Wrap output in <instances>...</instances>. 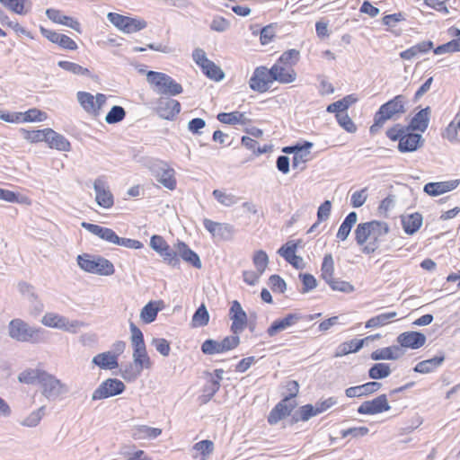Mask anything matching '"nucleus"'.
<instances>
[{"instance_id":"f257e3e1","label":"nucleus","mask_w":460,"mask_h":460,"mask_svg":"<svg viewBox=\"0 0 460 460\" xmlns=\"http://www.w3.org/2000/svg\"><path fill=\"white\" fill-rule=\"evenodd\" d=\"M407 103V97L403 94H398L382 104L375 113L374 123L370 127V133H376L387 120L399 119L406 112Z\"/></svg>"},{"instance_id":"f03ea898","label":"nucleus","mask_w":460,"mask_h":460,"mask_svg":"<svg viewBox=\"0 0 460 460\" xmlns=\"http://www.w3.org/2000/svg\"><path fill=\"white\" fill-rule=\"evenodd\" d=\"M9 335L21 342L40 343L47 341L46 331L30 326L21 319H13L9 323Z\"/></svg>"},{"instance_id":"7ed1b4c3","label":"nucleus","mask_w":460,"mask_h":460,"mask_svg":"<svg viewBox=\"0 0 460 460\" xmlns=\"http://www.w3.org/2000/svg\"><path fill=\"white\" fill-rule=\"evenodd\" d=\"M146 80L154 91L161 95L175 96L183 92L181 84L162 72L149 71L146 74Z\"/></svg>"},{"instance_id":"20e7f679","label":"nucleus","mask_w":460,"mask_h":460,"mask_svg":"<svg viewBox=\"0 0 460 460\" xmlns=\"http://www.w3.org/2000/svg\"><path fill=\"white\" fill-rule=\"evenodd\" d=\"M79 267L89 273L110 276L114 273L113 264L107 259L98 256L93 257L87 253L77 256Z\"/></svg>"},{"instance_id":"39448f33","label":"nucleus","mask_w":460,"mask_h":460,"mask_svg":"<svg viewBox=\"0 0 460 460\" xmlns=\"http://www.w3.org/2000/svg\"><path fill=\"white\" fill-rule=\"evenodd\" d=\"M40 385L41 394L48 401H55L69 392V387L66 384L48 372L42 374Z\"/></svg>"},{"instance_id":"423d86ee","label":"nucleus","mask_w":460,"mask_h":460,"mask_svg":"<svg viewBox=\"0 0 460 460\" xmlns=\"http://www.w3.org/2000/svg\"><path fill=\"white\" fill-rule=\"evenodd\" d=\"M107 18L111 23L125 33H133L145 29L147 23L144 20L124 16L116 13H109Z\"/></svg>"},{"instance_id":"0eeeda50","label":"nucleus","mask_w":460,"mask_h":460,"mask_svg":"<svg viewBox=\"0 0 460 460\" xmlns=\"http://www.w3.org/2000/svg\"><path fill=\"white\" fill-rule=\"evenodd\" d=\"M41 323L47 327L63 330L68 332L75 333L77 330L84 325L77 320L69 321L66 317L56 313H47L41 319Z\"/></svg>"},{"instance_id":"6e6552de","label":"nucleus","mask_w":460,"mask_h":460,"mask_svg":"<svg viewBox=\"0 0 460 460\" xmlns=\"http://www.w3.org/2000/svg\"><path fill=\"white\" fill-rule=\"evenodd\" d=\"M76 97L84 111L94 117L100 115L101 110L107 100L103 93H97L96 96H93L92 93L83 91L78 92Z\"/></svg>"},{"instance_id":"1a4fd4ad","label":"nucleus","mask_w":460,"mask_h":460,"mask_svg":"<svg viewBox=\"0 0 460 460\" xmlns=\"http://www.w3.org/2000/svg\"><path fill=\"white\" fill-rule=\"evenodd\" d=\"M150 170L156 179L164 187L168 190H174L176 187L175 172L165 162L156 160L153 162Z\"/></svg>"},{"instance_id":"9d476101","label":"nucleus","mask_w":460,"mask_h":460,"mask_svg":"<svg viewBox=\"0 0 460 460\" xmlns=\"http://www.w3.org/2000/svg\"><path fill=\"white\" fill-rule=\"evenodd\" d=\"M126 386L124 383L116 378H108L93 391L92 400H102L111 396L120 394L124 392Z\"/></svg>"},{"instance_id":"9b49d317","label":"nucleus","mask_w":460,"mask_h":460,"mask_svg":"<svg viewBox=\"0 0 460 460\" xmlns=\"http://www.w3.org/2000/svg\"><path fill=\"white\" fill-rule=\"evenodd\" d=\"M368 224L371 234L370 241L362 248V252L366 254L375 252L379 247L380 239L389 232V226L385 222L373 220Z\"/></svg>"},{"instance_id":"f8f14e48","label":"nucleus","mask_w":460,"mask_h":460,"mask_svg":"<svg viewBox=\"0 0 460 460\" xmlns=\"http://www.w3.org/2000/svg\"><path fill=\"white\" fill-rule=\"evenodd\" d=\"M155 110L161 119L173 120L181 111V103L168 96H161L155 102Z\"/></svg>"},{"instance_id":"ddd939ff","label":"nucleus","mask_w":460,"mask_h":460,"mask_svg":"<svg viewBox=\"0 0 460 460\" xmlns=\"http://www.w3.org/2000/svg\"><path fill=\"white\" fill-rule=\"evenodd\" d=\"M95 200L100 207L110 208L114 204L113 195L104 176H100L93 182Z\"/></svg>"},{"instance_id":"4468645a","label":"nucleus","mask_w":460,"mask_h":460,"mask_svg":"<svg viewBox=\"0 0 460 460\" xmlns=\"http://www.w3.org/2000/svg\"><path fill=\"white\" fill-rule=\"evenodd\" d=\"M273 83L271 79L270 70L265 66L255 68L249 81V86L253 91L264 93L269 90L270 84Z\"/></svg>"},{"instance_id":"2eb2a0df","label":"nucleus","mask_w":460,"mask_h":460,"mask_svg":"<svg viewBox=\"0 0 460 460\" xmlns=\"http://www.w3.org/2000/svg\"><path fill=\"white\" fill-rule=\"evenodd\" d=\"M203 226L213 238L230 240L234 234V226L227 223H219L205 218L203 220Z\"/></svg>"},{"instance_id":"dca6fc26","label":"nucleus","mask_w":460,"mask_h":460,"mask_svg":"<svg viewBox=\"0 0 460 460\" xmlns=\"http://www.w3.org/2000/svg\"><path fill=\"white\" fill-rule=\"evenodd\" d=\"M391 409L385 394H381L371 401H366L358 408L359 414L375 415Z\"/></svg>"},{"instance_id":"f3484780","label":"nucleus","mask_w":460,"mask_h":460,"mask_svg":"<svg viewBox=\"0 0 460 460\" xmlns=\"http://www.w3.org/2000/svg\"><path fill=\"white\" fill-rule=\"evenodd\" d=\"M296 406V402L295 401H290V397H285L270 411L268 416V422L270 425L277 424L286 416L290 415Z\"/></svg>"},{"instance_id":"a211bd4d","label":"nucleus","mask_w":460,"mask_h":460,"mask_svg":"<svg viewBox=\"0 0 460 460\" xmlns=\"http://www.w3.org/2000/svg\"><path fill=\"white\" fill-rule=\"evenodd\" d=\"M229 314L232 320L231 331L234 334L241 333L246 327L247 314L238 301H233Z\"/></svg>"},{"instance_id":"6ab92c4d","label":"nucleus","mask_w":460,"mask_h":460,"mask_svg":"<svg viewBox=\"0 0 460 460\" xmlns=\"http://www.w3.org/2000/svg\"><path fill=\"white\" fill-rule=\"evenodd\" d=\"M423 144L422 136L408 128L398 143V150L401 153L414 152L421 147Z\"/></svg>"},{"instance_id":"aec40b11","label":"nucleus","mask_w":460,"mask_h":460,"mask_svg":"<svg viewBox=\"0 0 460 460\" xmlns=\"http://www.w3.org/2000/svg\"><path fill=\"white\" fill-rule=\"evenodd\" d=\"M396 340L401 347L417 349L425 344L427 338L421 332L411 331L401 333Z\"/></svg>"},{"instance_id":"412c9836","label":"nucleus","mask_w":460,"mask_h":460,"mask_svg":"<svg viewBox=\"0 0 460 460\" xmlns=\"http://www.w3.org/2000/svg\"><path fill=\"white\" fill-rule=\"evenodd\" d=\"M270 70L271 79L280 84L293 83L296 78V73L292 67L286 66L276 62Z\"/></svg>"},{"instance_id":"4be33fe9","label":"nucleus","mask_w":460,"mask_h":460,"mask_svg":"<svg viewBox=\"0 0 460 460\" xmlns=\"http://www.w3.org/2000/svg\"><path fill=\"white\" fill-rule=\"evenodd\" d=\"M460 180H451L447 181L429 182L424 186V191L432 197L442 195L457 188Z\"/></svg>"},{"instance_id":"5701e85b","label":"nucleus","mask_w":460,"mask_h":460,"mask_svg":"<svg viewBox=\"0 0 460 460\" xmlns=\"http://www.w3.org/2000/svg\"><path fill=\"white\" fill-rule=\"evenodd\" d=\"M82 227L92 233L93 234L100 237L101 239L117 244L119 243V236L111 228L101 226L99 225H94L91 223L83 222Z\"/></svg>"},{"instance_id":"b1692460","label":"nucleus","mask_w":460,"mask_h":460,"mask_svg":"<svg viewBox=\"0 0 460 460\" xmlns=\"http://www.w3.org/2000/svg\"><path fill=\"white\" fill-rule=\"evenodd\" d=\"M296 243L288 242L279 249L278 253L296 269H302L304 266L303 258L296 255Z\"/></svg>"},{"instance_id":"393cba45","label":"nucleus","mask_w":460,"mask_h":460,"mask_svg":"<svg viewBox=\"0 0 460 460\" xmlns=\"http://www.w3.org/2000/svg\"><path fill=\"white\" fill-rule=\"evenodd\" d=\"M46 15L53 22L70 27L75 31L81 33L79 22L73 17L63 14L59 10L52 8L47 9Z\"/></svg>"},{"instance_id":"a878e982","label":"nucleus","mask_w":460,"mask_h":460,"mask_svg":"<svg viewBox=\"0 0 460 460\" xmlns=\"http://www.w3.org/2000/svg\"><path fill=\"white\" fill-rule=\"evenodd\" d=\"M300 319L301 315L298 314H288L284 318L274 321L268 328L267 333L270 337H274L279 332L295 325Z\"/></svg>"},{"instance_id":"bb28decb","label":"nucleus","mask_w":460,"mask_h":460,"mask_svg":"<svg viewBox=\"0 0 460 460\" xmlns=\"http://www.w3.org/2000/svg\"><path fill=\"white\" fill-rule=\"evenodd\" d=\"M381 386L380 383L372 381L361 385L349 387L345 390V394L349 398L366 396L378 391Z\"/></svg>"},{"instance_id":"cd10ccee","label":"nucleus","mask_w":460,"mask_h":460,"mask_svg":"<svg viewBox=\"0 0 460 460\" xmlns=\"http://www.w3.org/2000/svg\"><path fill=\"white\" fill-rule=\"evenodd\" d=\"M430 112L429 107L420 110L413 116L410 124L406 127L412 131L424 132L429 127Z\"/></svg>"},{"instance_id":"c85d7f7f","label":"nucleus","mask_w":460,"mask_h":460,"mask_svg":"<svg viewBox=\"0 0 460 460\" xmlns=\"http://www.w3.org/2000/svg\"><path fill=\"white\" fill-rule=\"evenodd\" d=\"M312 146L313 143L306 141L301 146L297 152H295L292 161L293 169H296L300 172L305 169V164L310 160V148Z\"/></svg>"},{"instance_id":"c756f323","label":"nucleus","mask_w":460,"mask_h":460,"mask_svg":"<svg viewBox=\"0 0 460 460\" xmlns=\"http://www.w3.org/2000/svg\"><path fill=\"white\" fill-rule=\"evenodd\" d=\"M177 251L179 256L186 262L191 264L196 269L202 267L201 261L199 255L189 248V246L183 242L177 243Z\"/></svg>"},{"instance_id":"7c9ffc66","label":"nucleus","mask_w":460,"mask_h":460,"mask_svg":"<svg viewBox=\"0 0 460 460\" xmlns=\"http://www.w3.org/2000/svg\"><path fill=\"white\" fill-rule=\"evenodd\" d=\"M92 362L102 369H114L118 367V355L111 351L97 354Z\"/></svg>"},{"instance_id":"2f4dec72","label":"nucleus","mask_w":460,"mask_h":460,"mask_svg":"<svg viewBox=\"0 0 460 460\" xmlns=\"http://www.w3.org/2000/svg\"><path fill=\"white\" fill-rule=\"evenodd\" d=\"M422 222L423 217L421 214L417 212L402 217V227L407 234L411 235L415 234L421 226Z\"/></svg>"},{"instance_id":"473e14b6","label":"nucleus","mask_w":460,"mask_h":460,"mask_svg":"<svg viewBox=\"0 0 460 460\" xmlns=\"http://www.w3.org/2000/svg\"><path fill=\"white\" fill-rule=\"evenodd\" d=\"M445 361V355L442 353L440 355L435 356L432 358L426 359L419 362L413 368V370L417 373L420 374H429L433 372L438 367L442 365Z\"/></svg>"},{"instance_id":"72a5a7b5","label":"nucleus","mask_w":460,"mask_h":460,"mask_svg":"<svg viewBox=\"0 0 460 460\" xmlns=\"http://www.w3.org/2000/svg\"><path fill=\"white\" fill-rule=\"evenodd\" d=\"M402 353L399 346H390L376 349L371 353L373 360H395L398 359Z\"/></svg>"},{"instance_id":"f704fd0d","label":"nucleus","mask_w":460,"mask_h":460,"mask_svg":"<svg viewBox=\"0 0 460 460\" xmlns=\"http://www.w3.org/2000/svg\"><path fill=\"white\" fill-rule=\"evenodd\" d=\"M161 434V429L149 427L147 425H138L132 429V438L136 440L155 439Z\"/></svg>"},{"instance_id":"c9c22d12","label":"nucleus","mask_w":460,"mask_h":460,"mask_svg":"<svg viewBox=\"0 0 460 460\" xmlns=\"http://www.w3.org/2000/svg\"><path fill=\"white\" fill-rule=\"evenodd\" d=\"M433 42L431 40L421 41L404 51L400 53V57L402 59L410 60L419 54H424L429 52L431 49H433Z\"/></svg>"},{"instance_id":"e433bc0d","label":"nucleus","mask_w":460,"mask_h":460,"mask_svg":"<svg viewBox=\"0 0 460 460\" xmlns=\"http://www.w3.org/2000/svg\"><path fill=\"white\" fill-rule=\"evenodd\" d=\"M0 4L6 9L17 14H25L31 9V0H0Z\"/></svg>"},{"instance_id":"4c0bfd02","label":"nucleus","mask_w":460,"mask_h":460,"mask_svg":"<svg viewBox=\"0 0 460 460\" xmlns=\"http://www.w3.org/2000/svg\"><path fill=\"white\" fill-rule=\"evenodd\" d=\"M47 141L49 146L60 151H68L70 149L69 141L62 135L58 134L51 128H47Z\"/></svg>"},{"instance_id":"58836bf2","label":"nucleus","mask_w":460,"mask_h":460,"mask_svg":"<svg viewBox=\"0 0 460 460\" xmlns=\"http://www.w3.org/2000/svg\"><path fill=\"white\" fill-rule=\"evenodd\" d=\"M45 373L46 371L38 368H28L19 374L18 380L20 383L26 385H34L36 383L40 385L41 382V376Z\"/></svg>"},{"instance_id":"ea45409f","label":"nucleus","mask_w":460,"mask_h":460,"mask_svg":"<svg viewBox=\"0 0 460 460\" xmlns=\"http://www.w3.org/2000/svg\"><path fill=\"white\" fill-rule=\"evenodd\" d=\"M133 361L140 368L149 369L152 367L151 359L146 352V345L133 348Z\"/></svg>"},{"instance_id":"a19ab883","label":"nucleus","mask_w":460,"mask_h":460,"mask_svg":"<svg viewBox=\"0 0 460 460\" xmlns=\"http://www.w3.org/2000/svg\"><path fill=\"white\" fill-rule=\"evenodd\" d=\"M397 316L396 312H387L374 316L366 322V328H379L391 323Z\"/></svg>"},{"instance_id":"79ce46f5","label":"nucleus","mask_w":460,"mask_h":460,"mask_svg":"<svg viewBox=\"0 0 460 460\" xmlns=\"http://www.w3.org/2000/svg\"><path fill=\"white\" fill-rule=\"evenodd\" d=\"M357 219L358 215L356 212L352 211L349 213L338 230L337 238L341 241L346 240L351 231L352 226L356 224Z\"/></svg>"},{"instance_id":"37998d69","label":"nucleus","mask_w":460,"mask_h":460,"mask_svg":"<svg viewBox=\"0 0 460 460\" xmlns=\"http://www.w3.org/2000/svg\"><path fill=\"white\" fill-rule=\"evenodd\" d=\"M45 415L46 406H40V408L32 411L28 416H26L21 421V425L27 428H35L40 423Z\"/></svg>"},{"instance_id":"c03bdc74","label":"nucleus","mask_w":460,"mask_h":460,"mask_svg":"<svg viewBox=\"0 0 460 460\" xmlns=\"http://www.w3.org/2000/svg\"><path fill=\"white\" fill-rule=\"evenodd\" d=\"M217 119L221 123L229 125H245L248 120L246 116L240 111H233L230 113L221 112L217 115Z\"/></svg>"},{"instance_id":"a18cd8bd","label":"nucleus","mask_w":460,"mask_h":460,"mask_svg":"<svg viewBox=\"0 0 460 460\" xmlns=\"http://www.w3.org/2000/svg\"><path fill=\"white\" fill-rule=\"evenodd\" d=\"M0 199L11 203L31 205V200L25 195L15 193L9 190L0 188Z\"/></svg>"},{"instance_id":"49530a36","label":"nucleus","mask_w":460,"mask_h":460,"mask_svg":"<svg viewBox=\"0 0 460 460\" xmlns=\"http://www.w3.org/2000/svg\"><path fill=\"white\" fill-rule=\"evenodd\" d=\"M357 102V98L354 95L349 94L345 96L343 99L331 103L327 107L328 112L343 113L350 105Z\"/></svg>"},{"instance_id":"de8ad7c7","label":"nucleus","mask_w":460,"mask_h":460,"mask_svg":"<svg viewBox=\"0 0 460 460\" xmlns=\"http://www.w3.org/2000/svg\"><path fill=\"white\" fill-rule=\"evenodd\" d=\"M159 311L160 308L156 306V303L151 301L142 308L140 312V319L145 323H151L156 319Z\"/></svg>"},{"instance_id":"09e8293b","label":"nucleus","mask_w":460,"mask_h":460,"mask_svg":"<svg viewBox=\"0 0 460 460\" xmlns=\"http://www.w3.org/2000/svg\"><path fill=\"white\" fill-rule=\"evenodd\" d=\"M334 273V261L331 253H327L323 257V261L321 268V276L327 283L329 280L333 279Z\"/></svg>"},{"instance_id":"8fccbe9b","label":"nucleus","mask_w":460,"mask_h":460,"mask_svg":"<svg viewBox=\"0 0 460 460\" xmlns=\"http://www.w3.org/2000/svg\"><path fill=\"white\" fill-rule=\"evenodd\" d=\"M444 137L451 142L460 141V114L447 126L444 132Z\"/></svg>"},{"instance_id":"3c124183","label":"nucleus","mask_w":460,"mask_h":460,"mask_svg":"<svg viewBox=\"0 0 460 460\" xmlns=\"http://www.w3.org/2000/svg\"><path fill=\"white\" fill-rule=\"evenodd\" d=\"M390 374H391L390 366L385 363H376L370 367V369L368 371V376L372 379L385 378Z\"/></svg>"},{"instance_id":"603ef678","label":"nucleus","mask_w":460,"mask_h":460,"mask_svg":"<svg viewBox=\"0 0 460 460\" xmlns=\"http://www.w3.org/2000/svg\"><path fill=\"white\" fill-rule=\"evenodd\" d=\"M137 364H128L120 368L122 378L128 382L135 381L142 373L143 368L138 367Z\"/></svg>"},{"instance_id":"864d4df0","label":"nucleus","mask_w":460,"mask_h":460,"mask_svg":"<svg viewBox=\"0 0 460 460\" xmlns=\"http://www.w3.org/2000/svg\"><path fill=\"white\" fill-rule=\"evenodd\" d=\"M363 347V341L353 339L349 341L343 342L339 346V351L336 357L347 355L349 353L357 352Z\"/></svg>"},{"instance_id":"5fc2aeb1","label":"nucleus","mask_w":460,"mask_h":460,"mask_svg":"<svg viewBox=\"0 0 460 460\" xmlns=\"http://www.w3.org/2000/svg\"><path fill=\"white\" fill-rule=\"evenodd\" d=\"M160 256L164 259V261L172 267H177L180 264V260L178 258V251L177 244L174 245L173 248L169 245L164 248V250L159 253Z\"/></svg>"},{"instance_id":"6e6d98bb","label":"nucleus","mask_w":460,"mask_h":460,"mask_svg":"<svg viewBox=\"0 0 460 460\" xmlns=\"http://www.w3.org/2000/svg\"><path fill=\"white\" fill-rule=\"evenodd\" d=\"M370 230L368 222L360 223L355 230V239L358 245L367 244V240L370 241Z\"/></svg>"},{"instance_id":"4d7b16f0","label":"nucleus","mask_w":460,"mask_h":460,"mask_svg":"<svg viewBox=\"0 0 460 460\" xmlns=\"http://www.w3.org/2000/svg\"><path fill=\"white\" fill-rule=\"evenodd\" d=\"M202 71L208 78L215 81H221L225 77L223 70L211 60L203 66Z\"/></svg>"},{"instance_id":"13d9d810","label":"nucleus","mask_w":460,"mask_h":460,"mask_svg":"<svg viewBox=\"0 0 460 460\" xmlns=\"http://www.w3.org/2000/svg\"><path fill=\"white\" fill-rule=\"evenodd\" d=\"M58 65L62 69L74 75H90V71L88 68L83 67L76 63L61 60L58 61Z\"/></svg>"},{"instance_id":"bf43d9fd","label":"nucleus","mask_w":460,"mask_h":460,"mask_svg":"<svg viewBox=\"0 0 460 460\" xmlns=\"http://www.w3.org/2000/svg\"><path fill=\"white\" fill-rule=\"evenodd\" d=\"M300 53L296 49H288L279 58L278 63L292 67L299 60Z\"/></svg>"},{"instance_id":"052dcab7","label":"nucleus","mask_w":460,"mask_h":460,"mask_svg":"<svg viewBox=\"0 0 460 460\" xmlns=\"http://www.w3.org/2000/svg\"><path fill=\"white\" fill-rule=\"evenodd\" d=\"M126 111L123 107L114 105L105 117V121L108 124H115L124 119Z\"/></svg>"},{"instance_id":"680f3d73","label":"nucleus","mask_w":460,"mask_h":460,"mask_svg":"<svg viewBox=\"0 0 460 460\" xmlns=\"http://www.w3.org/2000/svg\"><path fill=\"white\" fill-rule=\"evenodd\" d=\"M21 122L43 121L47 118L45 112L35 108L31 109L25 112H21Z\"/></svg>"},{"instance_id":"e2e57ef3","label":"nucleus","mask_w":460,"mask_h":460,"mask_svg":"<svg viewBox=\"0 0 460 460\" xmlns=\"http://www.w3.org/2000/svg\"><path fill=\"white\" fill-rule=\"evenodd\" d=\"M209 321L208 312L204 305H201L194 313L192 316V323L194 326H205Z\"/></svg>"},{"instance_id":"0e129e2a","label":"nucleus","mask_w":460,"mask_h":460,"mask_svg":"<svg viewBox=\"0 0 460 460\" xmlns=\"http://www.w3.org/2000/svg\"><path fill=\"white\" fill-rule=\"evenodd\" d=\"M327 284L331 287L332 290L343 292L346 294L352 293L355 290L354 286L349 282L334 278L329 280Z\"/></svg>"},{"instance_id":"69168bd1","label":"nucleus","mask_w":460,"mask_h":460,"mask_svg":"<svg viewBox=\"0 0 460 460\" xmlns=\"http://www.w3.org/2000/svg\"><path fill=\"white\" fill-rule=\"evenodd\" d=\"M214 198L222 205L230 207L237 203L238 198L231 193H226L220 190H215L213 191Z\"/></svg>"},{"instance_id":"338daca9","label":"nucleus","mask_w":460,"mask_h":460,"mask_svg":"<svg viewBox=\"0 0 460 460\" xmlns=\"http://www.w3.org/2000/svg\"><path fill=\"white\" fill-rule=\"evenodd\" d=\"M252 261H253V264H254L256 270L260 273L263 274V272L265 271V270L269 264V257L264 251L260 250L254 253V255L252 257Z\"/></svg>"},{"instance_id":"774afa93","label":"nucleus","mask_w":460,"mask_h":460,"mask_svg":"<svg viewBox=\"0 0 460 460\" xmlns=\"http://www.w3.org/2000/svg\"><path fill=\"white\" fill-rule=\"evenodd\" d=\"M455 51H460V37L451 41L442 44L434 49L436 55H441L444 53H450Z\"/></svg>"}]
</instances>
